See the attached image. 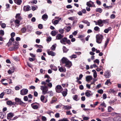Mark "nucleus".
<instances>
[{
  "label": "nucleus",
  "instance_id": "f257e3e1",
  "mask_svg": "<svg viewBox=\"0 0 121 121\" xmlns=\"http://www.w3.org/2000/svg\"><path fill=\"white\" fill-rule=\"evenodd\" d=\"M61 61L63 64H65V66L69 68L72 65V64L71 62L70 61L66 58L63 57L61 59Z\"/></svg>",
  "mask_w": 121,
  "mask_h": 121
},
{
  "label": "nucleus",
  "instance_id": "f03ea898",
  "mask_svg": "<svg viewBox=\"0 0 121 121\" xmlns=\"http://www.w3.org/2000/svg\"><path fill=\"white\" fill-rule=\"evenodd\" d=\"M40 89L42 91V94H43L44 95L48 93V89L47 86H41Z\"/></svg>",
  "mask_w": 121,
  "mask_h": 121
},
{
  "label": "nucleus",
  "instance_id": "7ed1b4c3",
  "mask_svg": "<svg viewBox=\"0 0 121 121\" xmlns=\"http://www.w3.org/2000/svg\"><path fill=\"white\" fill-rule=\"evenodd\" d=\"M60 42L61 43L65 45L66 44V42L67 43L69 44L71 43L70 40L68 39L66 37H65L64 38H62L61 40H60Z\"/></svg>",
  "mask_w": 121,
  "mask_h": 121
},
{
  "label": "nucleus",
  "instance_id": "20e7f679",
  "mask_svg": "<svg viewBox=\"0 0 121 121\" xmlns=\"http://www.w3.org/2000/svg\"><path fill=\"white\" fill-rule=\"evenodd\" d=\"M103 36L102 35H97L96 36V42L98 43H100L103 40Z\"/></svg>",
  "mask_w": 121,
  "mask_h": 121
},
{
  "label": "nucleus",
  "instance_id": "39448f33",
  "mask_svg": "<svg viewBox=\"0 0 121 121\" xmlns=\"http://www.w3.org/2000/svg\"><path fill=\"white\" fill-rule=\"evenodd\" d=\"M55 89L56 92L58 93L61 92L63 89L60 85H57L55 87Z\"/></svg>",
  "mask_w": 121,
  "mask_h": 121
},
{
  "label": "nucleus",
  "instance_id": "423d86ee",
  "mask_svg": "<svg viewBox=\"0 0 121 121\" xmlns=\"http://www.w3.org/2000/svg\"><path fill=\"white\" fill-rule=\"evenodd\" d=\"M121 115L119 113L113 118L114 121H121Z\"/></svg>",
  "mask_w": 121,
  "mask_h": 121
},
{
  "label": "nucleus",
  "instance_id": "0eeeda50",
  "mask_svg": "<svg viewBox=\"0 0 121 121\" xmlns=\"http://www.w3.org/2000/svg\"><path fill=\"white\" fill-rule=\"evenodd\" d=\"M15 100L16 104H17L22 105L24 103L21 101V99L19 98H15Z\"/></svg>",
  "mask_w": 121,
  "mask_h": 121
},
{
  "label": "nucleus",
  "instance_id": "6e6552de",
  "mask_svg": "<svg viewBox=\"0 0 121 121\" xmlns=\"http://www.w3.org/2000/svg\"><path fill=\"white\" fill-rule=\"evenodd\" d=\"M28 92V90L27 89H23L20 91V94L22 95H24L26 94Z\"/></svg>",
  "mask_w": 121,
  "mask_h": 121
},
{
  "label": "nucleus",
  "instance_id": "1a4fd4ad",
  "mask_svg": "<svg viewBox=\"0 0 121 121\" xmlns=\"http://www.w3.org/2000/svg\"><path fill=\"white\" fill-rule=\"evenodd\" d=\"M39 104L36 103H33L31 104L32 108L34 109H36L38 108Z\"/></svg>",
  "mask_w": 121,
  "mask_h": 121
},
{
  "label": "nucleus",
  "instance_id": "9d476101",
  "mask_svg": "<svg viewBox=\"0 0 121 121\" xmlns=\"http://www.w3.org/2000/svg\"><path fill=\"white\" fill-rule=\"evenodd\" d=\"M47 52L49 55H51L52 56H54L56 55V53L53 51H50V50H47Z\"/></svg>",
  "mask_w": 121,
  "mask_h": 121
},
{
  "label": "nucleus",
  "instance_id": "9b49d317",
  "mask_svg": "<svg viewBox=\"0 0 121 121\" xmlns=\"http://www.w3.org/2000/svg\"><path fill=\"white\" fill-rule=\"evenodd\" d=\"M64 35L60 34H58L56 37V39L57 40H61L63 37Z\"/></svg>",
  "mask_w": 121,
  "mask_h": 121
},
{
  "label": "nucleus",
  "instance_id": "f8f14e48",
  "mask_svg": "<svg viewBox=\"0 0 121 121\" xmlns=\"http://www.w3.org/2000/svg\"><path fill=\"white\" fill-rule=\"evenodd\" d=\"M110 73L108 71H106L105 73L104 76L106 78H109L111 76Z\"/></svg>",
  "mask_w": 121,
  "mask_h": 121
},
{
  "label": "nucleus",
  "instance_id": "ddd939ff",
  "mask_svg": "<svg viewBox=\"0 0 121 121\" xmlns=\"http://www.w3.org/2000/svg\"><path fill=\"white\" fill-rule=\"evenodd\" d=\"M14 40V39L13 38H11L9 40V42L7 43V45L8 47L9 46L12 44V43Z\"/></svg>",
  "mask_w": 121,
  "mask_h": 121
},
{
  "label": "nucleus",
  "instance_id": "4468645a",
  "mask_svg": "<svg viewBox=\"0 0 121 121\" xmlns=\"http://www.w3.org/2000/svg\"><path fill=\"white\" fill-rule=\"evenodd\" d=\"M30 10V7L29 5L24 6L23 7L24 10L28 11Z\"/></svg>",
  "mask_w": 121,
  "mask_h": 121
},
{
  "label": "nucleus",
  "instance_id": "2eb2a0df",
  "mask_svg": "<svg viewBox=\"0 0 121 121\" xmlns=\"http://www.w3.org/2000/svg\"><path fill=\"white\" fill-rule=\"evenodd\" d=\"M98 25L102 27L104 25L103 20H102L101 19L98 20Z\"/></svg>",
  "mask_w": 121,
  "mask_h": 121
},
{
  "label": "nucleus",
  "instance_id": "dca6fc26",
  "mask_svg": "<svg viewBox=\"0 0 121 121\" xmlns=\"http://www.w3.org/2000/svg\"><path fill=\"white\" fill-rule=\"evenodd\" d=\"M44 98L45 96H44L42 95L40 97V99L42 102L44 103H46L47 102V99H46L45 100H44Z\"/></svg>",
  "mask_w": 121,
  "mask_h": 121
},
{
  "label": "nucleus",
  "instance_id": "f3484780",
  "mask_svg": "<svg viewBox=\"0 0 121 121\" xmlns=\"http://www.w3.org/2000/svg\"><path fill=\"white\" fill-rule=\"evenodd\" d=\"M92 93L91 91H88L85 93V95L86 96L89 97L92 95Z\"/></svg>",
  "mask_w": 121,
  "mask_h": 121
},
{
  "label": "nucleus",
  "instance_id": "a211bd4d",
  "mask_svg": "<svg viewBox=\"0 0 121 121\" xmlns=\"http://www.w3.org/2000/svg\"><path fill=\"white\" fill-rule=\"evenodd\" d=\"M67 89H65L62 92V94L64 97L66 96L67 94Z\"/></svg>",
  "mask_w": 121,
  "mask_h": 121
},
{
  "label": "nucleus",
  "instance_id": "6ab92c4d",
  "mask_svg": "<svg viewBox=\"0 0 121 121\" xmlns=\"http://www.w3.org/2000/svg\"><path fill=\"white\" fill-rule=\"evenodd\" d=\"M7 104L9 105H15L16 104L15 102H12L11 101H8L7 102Z\"/></svg>",
  "mask_w": 121,
  "mask_h": 121
},
{
  "label": "nucleus",
  "instance_id": "aec40b11",
  "mask_svg": "<svg viewBox=\"0 0 121 121\" xmlns=\"http://www.w3.org/2000/svg\"><path fill=\"white\" fill-rule=\"evenodd\" d=\"M13 47L17 49L18 48L19 44L18 42H14L13 43Z\"/></svg>",
  "mask_w": 121,
  "mask_h": 121
},
{
  "label": "nucleus",
  "instance_id": "412c9836",
  "mask_svg": "<svg viewBox=\"0 0 121 121\" xmlns=\"http://www.w3.org/2000/svg\"><path fill=\"white\" fill-rule=\"evenodd\" d=\"M48 17V16L46 14H44L42 16V19L45 21L47 19Z\"/></svg>",
  "mask_w": 121,
  "mask_h": 121
},
{
  "label": "nucleus",
  "instance_id": "4be33fe9",
  "mask_svg": "<svg viewBox=\"0 0 121 121\" xmlns=\"http://www.w3.org/2000/svg\"><path fill=\"white\" fill-rule=\"evenodd\" d=\"M92 79V77L91 76L89 75L87 76L86 77V81L87 82L90 81Z\"/></svg>",
  "mask_w": 121,
  "mask_h": 121
},
{
  "label": "nucleus",
  "instance_id": "5701e85b",
  "mask_svg": "<svg viewBox=\"0 0 121 121\" xmlns=\"http://www.w3.org/2000/svg\"><path fill=\"white\" fill-rule=\"evenodd\" d=\"M15 17L17 19L19 20H21L22 19L20 13L17 14L16 16Z\"/></svg>",
  "mask_w": 121,
  "mask_h": 121
},
{
  "label": "nucleus",
  "instance_id": "b1692460",
  "mask_svg": "<svg viewBox=\"0 0 121 121\" xmlns=\"http://www.w3.org/2000/svg\"><path fill=\"white\" fill-rule=\"evenodd\" d=\"M15 3L18 5H20L22 2V0H14Z\"/></svg>",
  "mask_w": 121,
  "mask_h": 121
},
{
  "label": "nucleus",
  "instance_id": "393cba45",
  "mask_svg": "<svg viewBox=\"0 0 121 121\" xmlns=\"http://www.w3.org/2000/svg\"><path fill=\"white\" fill-rule=\"evenodd\" d=\"M112 29L111 27H109L108 28L105 29L104 30V32L105 33H108L109 31H110Z\"/></svg>",
  "mask_w": 121,
  "mask_h": 121
},
{
  "label": "nucleus",
  "instance_id": "a878e982",
  "mask_svg": "<svg viewBox=\"0 0 121 121\" xmlns=\"http://www.w3.org/2000/svg\"><path fill=\"white\" fill-rule=\"evenodd\" d=\"M26 29L28 32L31 31L32 30L31 27L29 25L27 26Z\"/></svg>",
  "mask_w": 121,
  "mask_h": 121
},
{
  "label": "nucleus",
  "instance_id": "bb28decb",
  "mask_svg": "<svg viewBox=\"0 0 121 121\" xmlns=\"http://www.w3.org/2000/svg\"><path fill=\"white\" fill-rule=\"evenodd\" d=\"M50 67L52 69L55 71H56L57 70V68L55 66H53V65H51Z\"/></svg>",
  "mask_w": 121,
  "mask_h": 121
},
{
  "label": "nucleus",
  "instance_id": "cd10ccee",
  "mask_svg": "<svg viewBox=\"0 0 121 121\" xmlns=\"http://www.w3.org/2000/svg\"><path fill=\"white\" fill-rule=\"evenodd\" d=\"M64 107L63 108L65 109H69L71 108V106H69V105H63Z\"/></svg>",
  "mask_w": 121,
  "mask_h": 121
},
{
  "label": "nucleus",
  "instance_id": "c85d7f7f",
  "mask_svg": "<svg viewBox=\"0 0 121 121\" xmlns=\"http://www.w3.org/2000/svg\"><path fill=\"white\" fill-rule=\"evenodd\" d=\"M14 22L16 26H18L20 25V21L19 20L16 19L14 21Z\"/></svg>",
  "mask_w": 121,
  "mask_h": 121
},
{
  "label": "nucleus",
  "instance_id": "c756f323",
  "mask_svg": "<svg viewBox=\"0 0 121 121\" xmlns=\"http://www.w3.org/2000/svg\"><path fill=\"white\" fill-rule=\"evenodd\" d=\"M5 117V115L4 113L2 112H0V117L1 118L3 119Z\"/></svg>",
  "mask_w": 121,
  "mask_h": 121
},
{
  "label": "nucleus",
  "instance_id": "7c9ffc66",
  "mask_svg": "<svg viewBox=\"0 0 121 121\" xmlns=\"http://www.w3.org/2000/svg\"><path fill=\"white\" fill-rule=\"evenodd\" d=\"M92 72L93 73V77L94 78H96L97 76V74L96 71L95 70H93Z\"/></svg>",
  "mask_w": 121,
  "mask_h": 121
},
{
  "label": "nucleus",
  "instance_id": "2f4dec72",
  "mask_svg": "<svg viewBox=\"0 0 121 121\" xmlns=\"http://www.w3.org/2000/svg\"><path fill=\"white\" fill-rule=\"evenodd\" d=\"M11 92V90L10 89H6L4 90V92L7 94H9Z\"/></svg>",
  "mask_w": 121,
  "mask_h": 121
},
{
  "label": "nucleus",
  "instance_id": "473e14b6",
  "mask_svg": "<svg viewBox=\"0 0 121 121\" xmlns=\"http://www.w3.org/2000/svg\"><path fill=\"white\" fill-rule=\"evenodd\" d=\"M57 101V99L55 97H53L52 99L50 102L51 104H52Z\"/></svg>",
  "mask_w": 121,
  "mask_h": 121
},
{
  "label": "nucleus",
  "instance_id": "72a5a7b5",
  "mask_svg": "<svg viewBox=\"0 0 121 121\" xmlns=\"http://www.w3.org/2000/svg\"><path fill=\"white\" fill-rule=\"evenodd\" d=\"M108 112H111L114 110V109L112 108L111 106H109L108 108Z\"/></svg>",
  "mask_w": 121,
  "mask_h": 121
},
{
  "label": "nucleus",
  "instance_id": "f704fd0d",
  "mask_svg": "<svg viewBox=\"0 0 121 121\" xmlns=\"http://www.w3.org/2000/svg\"><path fill=\"white\" fill-rule=\"evenodd\" d=\"M96 11L97 12H99L100 13H101L102 12L103 10L100 8H97L96 9Z\"/></svg>",
  "mask_w": 121,
  "mask_h": 121
},
{
  "label": "nucleus",
  "instance_id": "c9c22d12",
  "mask_svg": "<svg viewBox=\"0 0 121 121\" xmlns=\"http://www.w3.org/2000/svg\"><path fill=\"white\" fill-rule=\"evenodd\" d=\"M14 116L12 112H10L8 114L7 116L10 118H12Z\"/></svg>",
  "mask_w": 121,
  "mask_h": 121
},
{
  "label": "nucleus",
  "instance_id": "e433bc0d",
  "mask_svg": "<svg viewBox=\"0 0 121 121\" xmlns=\"http://www.w3.org/2000/svg\"><path fill=\"white\" fill-rule=\"evenodd\" d=\"M109 38H107L105 43L104 47L105 48L106 47L108 44L109 42Z\"/></svg>",
  "mask_w": 121,
  "mask_h": 121
},
{
  "label": "nucleus",
  "instance_id": "4c0bfd02",
  "mask_svg": "<svg viewBox=\"0 0 121 121\" xmlns=\"http://www.w3.org/2000/svg\"><path fill=\"white\" fill-rule=\"evenodd\" d=\"M26 27H23L21 29V31L23 33H24L26 32Z\"/></svg>",
  "mask_w": 121,
  "mask_h": 121
},
{
  "label": "nucleus",
  "instance_id": "58836bf2",
  "mask_svg": "<svg viewBox=\"0 0 121 121\" xmlns=\"http://www.w3.org/2000/svg\"><path fill=\"white\" fill-rule=\"evenodd\" d=\"M59 22V21L57 20H54V21H53V20L52 21V22L53 23L54 25H56Z\"/></svg>",
  "mask_w": 121,
  "mask_h": 121
},
{
  "label": "nucleus",
  "instance_id": "ea45409f",
  "mask_svg": "<svg viewBox=\"0 0 121 121\" xmlns=\"http://www.w3.org/2000/svg\"><path fill=\"white\" fill-rule=\"evenodd\" d=\"M63 52L65 53H66L68 50L64 46L63 47Z\"/></svg>",
  "mask_w": 121,
  "mask_h": 121
},
{
  "label": "nucleus",
  "instance_id": "a19ab883",
  "mask_svg": "<svg viewBox=\"0 0 121 121\" xmlns=\"http://www.w3.org/2000/svg\"><path fill=\"white\" fill-rule=\"evenodd\" d=\"M59 70L60 72H65V68H63L62 67H60L59 69Z\"/></svg>",
  "mask_w": 121,
  "mask_h": 121
},
{
  "label": "nucleus",
  "instance_id": "79ce46f5",
  "mask_svg": "<svg viewBox=\"0 0 121 121\" xmlns=\"http://www.w3.org/2000/svg\"><path fill=\"white\" fill-rule=\"evenodd\" d=\"M46 85L48 86L47 87H48L50 88H51L52 86V83L50 82L47 83Z\"/></svg>",
  "mask_w": 121,
  "mask_h": 121
},
{
  "label": "nucleus",
  "instance_id": "37998d69",
  "mask_svg": "<svg viewBox=\"0 0 121 121\" xmlns=\"http://www.w3.org/2000/svg\"><path fill=\"white\" fill-rule=\"evenodd\" d=\"M103 24H107L109 23V21L108 19H106L103 20Z\"/></svg>",
  "mask_w": 121,
  "mask_h": 121
},
{
  "label": "nucleus",
  "instance_id": "c03bdc74",
  "mask_svg": "<svg viewBox=\"0 0 121 121\" xmlns=\"http://www.w3.org/2000/svg\"><path fill=\"white\" fill-rule=\"evenodd\" d=\"M56 48V46L55 45H53L51 48V49L52 50L54 51L55 50Z\"/></svg>",
  "mask_w": 121,
  "mask_h": 121
},
{
  "label": "nucleus",
  "instance_id": "a18cd8bd",
  "mask_svg": "<svg viewBox=\"0 0 121 121\" xmlns=\"http://www.w3.org/2000/svg\"><path fill=\"white\" fill-rule=\"evenodd\" d=\"M58 121H69L67 118H63L62 119L59 120Z\"/></svg>",
  "mask_w": 121,
  "mask_h": 121
},
{
  "label": "nucleus",
  "instance_id": "49530a36",
  "mask_svg": "<svg viewBox=\"0 0 121 121\" xmlns=\"http://www.w3.org/2000/svg\"><path fill=\"white\" fill-rule=\"evenodd\" d=\"M94 29L95 30L97 31H100V28L98 26H96L95 27Z\"/></svg>",
  "mask_w": 121,
  "mask_h": 121
},
{
  "label": "nucleus",
  "instance_id": "de8ad7c7",
  "mask_svg": "<svg viewBox=\"0 0 121 121\" xmlns=\"http://www.w3.org/2000/svg\"><path fill=\"white\" fill-rule=\"evenodd\" d=\"M51 34L53 36H55L56 35V32L55 31L53 30L52 31Z\"/></svg>",
  "mask_w": 121,
  "mask_h": 121
},
{
  "label": "nucleus",
  "instance_id": "09e8293b",
  "mask_svg": "<svg viewBox=\"0 0 121 121\" xmlns=\"http://www.w3.org/2000/svg\"><path fill=\"white\" fill-rule=\"evenodd\" d=\"M77 56L75 54H73L70 56V57L72 59L73 58H76L77 57Z\"/></svg>",
  "mask_w": 121,
  "mask_h": 121
},
{
  "label": "nucleus",
  "instance_id": "8fccbe9b",
  "mask_svg": "<svg viewBox=\"0 0 121 121\" xmlns=\"http://www.w3.org/2000/svg\"><path fill=\"white\" fill-rule=\"evenodd\" d=\"M4 34V31L3 30H0V36H2Z\"/></svg>",
  "mask_w": 121,
  "mask_h": 121
},
{
  "label": "nucleus",
  "instance_id": "3c124183",
  "mask_svg": "<svg viewBox=\"0 0 121 121\" xmlns=\"http://www.w3.org/2000/svg\"><path fill=\"white\" fill-rule=\"evenodd\" d=\"M35 46L36 47L39 48H43V47L42 45H39L37 44H35Z\"/></svg>",
  "mask_w": 121,
  "mask_h": 121
},
{
  "label": "nucleus",
  "instance_id": "603ef678",
  "mask_svg": "<svg viewBox=\"0 0 121 121\" xmlns=\"http://www.w3.org/2000/svg\"><path fill=\"white\" fill-rule=\"evenodd\" d=\"M73 98V99H74V100L76 101H77L78 100L77 99L78 96L77 95H75L74 96Z\"/></svg>",
  "mask_w": 121,
  "mask_h": 121
},
{
  "label": "nucleus",
  "instance_id": "864d4df0",
  "mask_svg": "<svg viewBox=\"0 0 121 121\" xmlns=\"http://www.w3.org/2000/svg\"><path fill=\"white\" fill-rule=\"evenodd\" d=\"M83 76V75L82 74H81L79 75V78H78L77 77V79L78 80H80L82 78V77Z\"/></svg>",
  "mask_w": 121,
  "mask_h": 121
},
{
  "label": "nucleus",
  "instance_id": "5fc2aeb1",
  "mask_svg": "<svg viewBox=\"0 0 121 121\" xmlns=\"http://www.w3.org/2000/svg\"><path fill=\"white\" fill-rule=\"evenodd\" d=\"M48 93L49 94L50 96H52L53 95V93L52 91H48Z\"/></svg>",
  "mask_w": 121,
  "mask_h": 121
},
{
  "label": "nucleus",
  "instance_id": "6e6d98bb",
  "mask_svg": "<svg viewBox=\"0 0 121 121\" xmlns=\"http://www.w3.org/2000/svg\"><path fill=\"white\" fill-rule=\"evenodd\" d=\"M110 83V79H108L105 83V85H108L109 83Z\"/></svg>",
  "mask_w": 121,
  "mask_h": 121
},
{
  "label": "nucleus",
  "instance_id": "4d7b16f0",
  "mask_svg": "<svg viewBox=\"0 0 121 121\" xmlns=\"http://www.w3.org/2000/svg\"><path fill=\"white\" fill-rule=\"evenodd\" d=\"M16 49H17L16 48H15L13 46V47L10 48H9V50L11 51L14 50Z\"/></svg>",
  "mask_w": 121,
  "mask_h": 121
},
{
  "label": "nucleus",
  "instance_id": "13d9d810",
  "mask_svg": "<svg viewBox=\"0 0 121 121\" xmlns=\"http://www.w3.org/2000/svg\"><path fill=\"white\" fill-rule=\"evenodd\" d=\"M37 0H33L32 1H31V3L33 4H36L37 3Z\"/></svg>",
  "mask_w": 121,
  "mask_h": 121
},
{
  "label": "nucleus",
  "instance_id": "bf43d9fd",
  "mask_svg": "<svg viewBox=\"0 0 121 121\" xmlns=\"http://www.w3.org/2000/svg\"><path fill=\"white\" fill-rule=\"evenodd\" d=\"M86 5L89 7H92V4L90 3V2H87L86 3Z\"/></svg>",
  "mask_w": 121,
  "mask_h": 121
},
{
  "label": "nucleus",
  "instance_id": "052dcab7",
  "mask_svg": "<svg viewBox=\"0 0 121 121\" xmlns=\"http://www.w3.org/2000/svg\"><path fill=\"white\" fill-rule=\"evenodd\" d=\"M71 27L70 26H68L66 29V30L67 32L69 31L70 30Z\"/></svg>",
  "mask_w": 121,
  "mask_h": 121
},
{
  "label": "nucleus",
  "instance_id": "680f3d73",
  "mask_svg": "<svg viewBox=\"0 0 121 121\" xmlns=\"http://www.w3.org/2000/svg\"><path fill=\"white\" fill-rule=\"evenodd\" d=\"M119 113H116L115 112H113L112 113H111V115L112 116H116L117 115H118V114H119Z\"/></svg>",
  "mask_w": 121,
  "mask_h": 121
},
{
  "label": "nucleus",
  "instance_id": "e2e57ef3",
  "mask_svg": "<svg viewBox=\"0 0 121 121\" xmlns=\"http://www.w3.org/2000/svg\"><path fill=\"white\" fill-rule=\"evenodd\" d=\"M66 115H71L72 114V113L70 111H66Z\"/></svg>",
  "mask_w": 121,
  "mask_h": 121
},
{
  "label": "nucleus",
  "instance_id": "0e129e2a",
  "mask_svg": "<svg viewBox=\"0 0 121 121\" xmlns=\"http://www.w3.org/2000/svg\"><path fill=\"white\" fill-rule=\"evenodd\" d=\"M114 100H111L109 101V103L111 104H112L113 105L114 104Z\"/></svg>",
  "mask_w": 121,
  "mask_h": 121
},
{
  "label": "nucleus",
  "instance_id": "69168bd1",
  "mask_svg": "<svg viewBox=\"0 0 121 121\" xmlns=\"http://www.w3.org/2000/svg\"><path fill=\"white\" fill-rule=\"evenodd\" d=\"M94 62L95 63H97L98 64H99V60L98 59H96L94 61Z\"/></svg>",
  "mask_w": 121,
  "mask_h": 121
},
{
  "label": "nucleus",
  "instance_id": "338daca9",
  "mask_svg": "<svg viewBox=\"0 0 121 121\" xmlns=\"http://www.w3.org/2000/svg\"><path fill=\"white\" fill-rule=\"evenodd\" d=\"M115 17V15L112 14L111 15L110 18L111 19H114Z\"/></svg>",
  "mask_w": 121,
  "mask_h": 121
},
{
  "label": "nucleus",
  "instance_id": "774afa93",
  "mask_svg": "<svg viewBox=\"0 0 121 121\" xmlns=\"http://www.w3.org/2000/svg\"><path fill=\"white\" fill-rule=\"evenodd\" d=\"M42 119L43 121H46V118L44 116H42Z\"/></svg>",
  "mask_w": 121,
  "mask_h": 121
}]
</instances>
